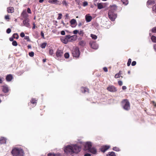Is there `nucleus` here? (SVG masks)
Instances as JSON below:
<instances>
[{
    "label": "nucleus",
    "mask_w": 156,
    "mask_h": 156,
    "mask_svg": "<svg viewBox=\"0 0 156 156\" xmlns=\"http://www.w3.org/2000/svg\"><path fill=\"white\" fill-rule=\"evenodd\" d=\"M81 150V147L76 144H70L64 147L65 153L70 154L78 153Z\"/></svg>",
    "instance_id": "nucleus-1"
},
{
    "label": "nucleus",
    "mask_w": 156,
    "mask_h": 156,
    "mask_svg": "<svg viewBox=\"0 0 156 156\" xmlns=\"http://www.w3.org/2000/svg\"><path fill=\"white\" fill-rule=\"evenodd\" d=\"M117 9V6L115 5L111 6L108 12V15L110 19L112 21H114L117 17V15L114 13Z\"/></svg>",
    "instance_id": "nucleus-2"
},
{
    "label": "nucleus",
    "mask_w": 156,
    "mask_h": 156,
    "mask_svg": "<svg viewBox=\"0 0 156 156\" xmlns=\"http://www.w3.org/2000/svg\"><path fill=\"white\" fill-rule=\"evenodd\" d=\"M11 153L13 156H23L24 152L21 148L15 147L12 149Z\"/></svg>",
    "instance_id": "nucleus-3"
},
{
    "label": "nucleus",
    "mask_w": 156,
    "mask_h": 156,
    "mask_svg": "<svg viewBox=\"0 0 156 156\" xmlns=\"http://www.w3.org/2000/svg\"><path fill=\"white\" fill-rule=\"evenodd\" d=\"M122 105L125 110L127 111L130 109V103L127 99H124L122 101Z\"/></svg>",
    "instance_id": "nucleus-4"
},
{
    "label": "nucleus",
    "mask_w": 156,
    "mask_h": 156,
    "mask_svg": "<svg viewBox=\"0 0 156 156\" xmlns=\"http://www.w3.org/2000/svg\"><path fill=\"white\" fill-rule=\"evenodd\" d=\"M72 54L73 57L78 58L79 57L80 54V51L79 49L77 47L74 48L72 51Z\"/></svg>",
    "instance_id": "nucleus-5"
},
{
    "label": "nucleus",
    "mask_w": 156,
    "mask_h": 156,
    "mask_svg": "<svg viewBox=\"0 0 156 156\" xmlns=\"http://www.w3.org/2000/svg\"><path fill=\"white\" fill-rule=\"evenodd\" d=\"M63 54V51L61 50H57L56 53V58L58 60H60L62 57Z\"/></svg>",
    "instance_id": "nucleus-6"
},
{
    "label": "nucleus",
    "mask_w": 156,
    "mask_h": 156,
    "mask_svg": "<svg viewBox=\"0 0 156 156\" xmlns=\"http://www.w3.org/2000/svg\"><path fill=\"white\" fill-rule=\"evenodd\" d=\"M66 37L68 39V42H73L76 40L77 36L76 35L70 36L69 35H66Z\"/></svg>",
    "instance_id": "nucleus-7"
},
{
    "label": "nucleus",
    "mask_w": 156,
    "mask_h": 156,
    "mask_svg": "<svg viewBox=\"0 0 156 156\" xmlns=\"http://www.w3.org/2000/svg\"><path fill=\"white\" fill-rule=\"evenodd\" d=\"M30 20L29 19H24L23 21V25L21 26H24L28 28H30L31 26L30 23Z\"/></svg>",
    "instance_id": "nucleus-8"
},
{
    "label": "nucleus",
    "mask_w": 156,
    "mask_h": 156,
    "mask_svg": "<svg viewBox=\"0 0 156 156\" xmlns=\"http://www.w3.org/2000/svg\"><path fill=\"white\" fill-rule=\"evenodd\" d=\"M92 144L90 142H86L84 145V150H89L91 147Z\"/></svg>",
    "instance_id": "nucleus-9"
},
{
    "label": "nucleus",
    "mask_w": 156,
    "mask_h": 156,
    "mask_svg": "<svg viewBox=\"0 0 156 156\" xmlns=\"http://www.w3.org/2000/svg\"><path fill=\"white\" fill-rule=\"evenodd\" d=\"M92 48L95 49H97L98 47V45L95 42H91L90 43Z\"/></svg>",
    "instance_id": "nucleus-10"
},
{
    "label": "nucleus",
    "mask_w": 156,
    "mask_h": 156,
    "mask_svg": "<svg viewBox=\"0 0 156 156\" xmlns=\"http://www.w3.org/2000/svg\"><path fill=\"white\" fill-rule=\"evenodd\" d=\"M107 89L108 90L111 92H115L117 91L116 88L112 86H109Z\"/></svg>",
    "instance_id": "nucleus-11"
},
{
    "label": "nucleus",
    "mask_w": 156,
    "mask_h": 156,
    "mask_svg": "<svg viewBox=\"0 0 156 156\" xmlns=\"http://www.w3.org/2000/svg\"><path fill=\"white\" fill-rule=\"evenodd\" d=\"M21 16L24 19H29L28 18V15L27 14L26 10L23 11L21 14Z\"/></svg>",
    "instance_id": "nucleus-12"
},
{
    "label": "nucleus",
    "mask_w": 156,
    "mask_h": 156,
    "mask_svg": "<svg viewBox=\"0 0 156 156\" xmlns=\"http://www.w3.org/2000/svg\"><path fill=\"white\" fill-rule=\"evenodd\" d=\"M110 147V146L108 145H105L103 146L101 148V151L104 152L106 151Z\"/></svg>",
    "instance_id": "nucleus-13"
},
{
    "label": "nucleus",
    "mask_w": 156,
    "mask_h": 156,
    "mask_svg": "<svg viewBox=\"0 0 156 156\" xmlns=\"http://www.w3.org/2000/svg\"><path fill=\"white\" fill-rule=\"evenodd\" d=\"M61 41L64 43L66 44L68 42V39L66 37V35L61 38Z\"/></svg>",
    "instance_id": "nucleus-14"
},
{
    "label": "nucleus",
    "mask_w": 156,
    "mask_h": 156,
    "mask_svg": "<svg viewBox=\"0 0 156 156\" xmlns=\"http://www.w3.org/2000/svg\"><path fill=\"white\" fill-rule=\"evenodd\" d=\"M155 1L152 0H148L147 2V5L149 7V5H153L155 4Z\"/></svg>",
    "instance_id": "nucleus-15"
},
{
    "label": "nucleus",
    "mask_w": 156,
    "mask_h": 156,
    "mask_svg": "<svg viewBox=\"0 0 156 156\" xmlns=\"http://www.w3.org/2000/svg\"><path fill=\"white\" fill-rule=\"evenodd\" d=\"M88 151L89 152L93 154H96L97 150L94 147H91Z\"/></svg>",
    "instance_id": "nucleus-16"
},
{
    "label": "nucleus",
    "mask_w": 156,
    "mask_h": 156,
    "mask_svg": "<svg viewBox=\"0 0 156 156\" xmlns=\"http://www.w3.org/2000/svg\"><path fill=\"white\" fill-rule=\"evenodd\" d=\"M2 91L5 93L8 92L9 89L7 86H4L2 87Z\"/></svg>",
    "instance_id": "nucleus-17"
},
{
    "label": "nucleus",
    "mask_w": 156,
    "mask_h": 156,
    "mask_svg": "<svg viewBox=\"0 0 156 156\" xmlns=\"http://www.w3.org/2000/svg\"><path fill=\"white\" fill-rule=\"evenodd\" d=\"M12 75L11 74H9L6 76V80L7 81H10L12 80Z\"/></svg>",
    "instance_id": "nucleus-18"
},
{
    "label": "nucleus",
    "mask_w": 156,
    "mask_h": 156,
    "mask_svg": "<svg viewBox=\"0 0 156 156\" xmlns=\"http://www.w3.org/2000/svg\"><path fill=\"white\" fill-rule=\"evenodd\" d=\"M86 20L87 22H89L91 21L92 19L91 16H88L87 15H86L85 16Z\"/></svg>",
    "instance_id": "nucleus-19"
},
{
    "label": "nucleus",
    "mask_w": 156,
    "mask_h": 156,
    "mask_svg": "<svg viewBox=\"0 0 156 156\" xmlns=\"http://www.w3.org/2000/svg\"><path fill=\"white\" fill-rule=\"evenodd\" d=\"M6 139L4 137H2L0 140V143L1 144H5L6 143Z\"/></svg>",
    "instance_id": "nucleus-20"
},
{
    "label": "nucleus",
    "mask_w": 156,
    "mask_h": 156,
    "mask_svg": "<svg viewBox=\"0 0 156 156\" xmlns=\"http://www.w3.org/2000/svg\"><path fill=\"white\" fill-rule=\"evenodd\" d=\"M7 11L9 13H12L14 12V8L12 7H9L7 8Z\"/></svg>",
    "instance_id": "nucleus-21"
},
{
    "label": "nucleus",
    "mask_w": 156,
    "mask_h": 156,
    "mask_svg": "<svg viewBox=\"0 0 156 156\" xmlns=\"http://www.w3.org/2000/svg\"><path fill=\"white\" fill-rule=\"evenodd\" d=\"M98 9H101L104 8V6L101 3H98L97 5Z\"/></svg>",
    "instance_id": "nucleus-22"
},
{
    "label": "nucleus",
    "mask_w": 156,
    "mask_h": 156,
    "mask_svg": "<svg viewBox=\"0 0 156 156\" xmlns=\"http://www.w3.org/2000/svg\"><path fill=\"white\" fill-rule=\"evenodd\" d=\"M81 91L83 93H85L88 91V89L86 87H82L81 89Z\"/></svg>",
    "instance_id": "nucleus-23"
},
{
    "label": "nucleus",
    "mask_w": 156,
    "mask_h": 156,
    "mask_svg": "<svg viewBox=\"0 0 156 156\" xmlns=\"http://www.w3.org/2000/svg\"><path fill=\"white\" fill-rule=\"evenodd\" d=\"M107 156H116L115 153L113 152H109L107 155Z\"/></svg>",
    "instance_id": "nucleus-24"
},
{
    "label": "nucleus",
    "mask_w": 156,
    "mask_h": 156,
    "mask_svg": "<svg viewBox=\"0 0 156 156\" xmlns=\"http://www.w3.org/2000/svg\"><path fill=\"white\" fill-rule=\"evenodd\" d=\"M70 22L71 25H73L76 23V20L74 19H72Z\"/></svg>",
    "instance_id": "nucleus-25"
},
{
    "label": "nucleus",
    "mask_w": 156,
    "mask_h": 156,
    "mask_svg": "<svg viewBox=\"0 0 156 156\" xmlns=\"http://www.w3.org/2000/svg\"><path fill=\"white\" fill-rule=\"evenodd\" d=\"M48 156H61L60 154H55L53 153H49L48 155Z\"/></svg>",
    "instance_id": "nucleus-26"
},
{
    "label": "nucleus",
    "mask_w": 156,
    "mask_h": 156,
    "mask_svg": "<svg viewBox=\"0 0 156 156\" xmlns=\"http://www.w3.org/2000/svg\"><path fill=\"white\" fill-rule=\"evenodd\" d=\"M12 37L14 38L17 39L19 38V36L17 33H15L12 35Z\"/></svg>",
    "instance_id": "nucleus-27"
},
{
    "label": "nucleus",
    "mask_w": 156,
    "mask_h": 156,
    "mask_svg": "<svg viewBox=\"0 0 156 156\" xmlns=\"http://www.w3.org/2000/svg\"><path fill=\"white\" fill-rule=\"evenodd\" d=\"M30 102L32 104L36 105L37 103V100H35V99H33L30 101Z\"/></svg>",
    "instance_id": "nucleus-28"
},
{
    "label": "nucleus",
    "mask_w": 156,
    "mask_h": 156,
    "mask_svg": "<svg viewBox=\"0 0 156 156\" xmlns=\"http://www.w3.org/2000/svg\"><path fill=\"white\" fill-rule=\"evenodd\" d=\"M151 39L153 42L154 43H156V37L153 36L151 37Z\"/></svg>",
    "instance_id": "nucleus-29"
},
{
    "label": "nucleus",
    "mask_w": 156,
    "mask_h": 156,
    "mask_svg": "<svg viewBox=\"0 0 156 156\" xmlns=\"http://www.w3.org/2000/svg\"><path fill=\"white\" fill-rule=\"evenodd\" d=\"M122 1L125 5H127L128 4V0H122Z\"/></svg>",
    "instance_id": "nucleus-30"
},
{
    "label": "nucleus",
    "mask_w": 156,
    "mask_h": 156,
    "mask_svg": "<svg viewBox=\"0 0 156 156\" xmlns=\"http://www.w3.org/2000/svg\"><path fill=\"white\" fill-rule=\"evenodd\" d=\"M53 4H61V2L59 3V2L58 0H53Z\"/></svg>",
    "instance_id": "nucleus-31"
},
{
    "label": "nucleus",
    "mask_w": 156,
    "mask_h": 156,
    "mask_svg": "<svg viewBox=\"0 0 156 156\" xmlns=\"http://www.w3.org/2000/svg\"><path fill=\"white\" fill-rule=\"evenodd\" d=\"M90 36L93 39H94V40L97 39V37L96 35L92 34H91Z\"/></svg>",
    "instance_id": "nucleus-32"
},
{
    "label": "nucleus",
    "mask_w": 156,
    "mask_h": 156,
    "mask_svg": "<svg viewBox=\"0 0 156 156\" xmlns=\"http://www.w3.org/2000/svg\"><path fill=\"white\" fill-rule=\"evenodd\" d=\"M47 45V43H44L42 44L41 45V47L42 48H44Z\"/></svg>",
    "instance_id": "nucleus-33"
},
{
    "label": "nucleus",
    "mask_w": 156,
    "mask_h": 156,
    "mask_svg": "<svg viewBox=\"0 0 156 156\" xmlns=\"http://www.w3.org/2000/svg\"><path fill=\"white\" fill-rule=\"evenodd\" d=\"M79 44L82 46H84L85 45V42L83 41H81L79 43Z\"/></svg>",
    "instance_id": "nucleus-34"
},
{
    "label": "nucleus",
    "mask_w": 156,
    "mask_h": 156,
    "mask_svg": "<svg viewBox=\"0 0 156 156\" xmlns=\"http://www.w3.org/2000/svg\"><path fill=\"white\" fill-rule=\"evenodd\" d=\"M12 44L13 46H16L17 45V43L16 41H12Z\"/></svg>",
    "instance_id": "nucleus-35"
},
{
    "label": "nucleus",
    "mask_w": 156,
    "mask_h": 156,
    "mask_svg": "<svg viewBox=\"0 0 156 156\" xmlns=\"http://www.w3.org/2000/svg\"><path fill=\"white\" fill-rule=\"evenodd\" d=\"M113 150L115 151H120L119 149L116 147H113Z\"/></svg>",
    "instance_id": "nucleus-36"
},
{
    "label": "nucleus",
    "mask_w": 156,
    "mask_h": 156,
    "mask_svg": "<svg viewBox=\"0 0 156 156\" xmlns=\"http://www.w3.org/2000/svg\"><path fill=\"white\" fill-rule=\"evenodd\" d=\"M69 54L68 53H66L64 54V57L66 58H68L69 57Z\"/></svg>",
    "instance_id": "nucleus-37"
},
{
    "label": "nucleus",
    "mask_w": 156,
    "mask_h": 156,
    "mask_svg": "<svg viewBox=\"0 0 156 156\" xmlns=\"http://www.w3.org/2000/svg\"><path fill=\"white\" fill-rule=\"evenodd\" d=\"M62 4L63 5H65L66 6H67L68 5V4L67 2L65 1L64 0L62 2Z\"/></svg>",
    "instance_id": "nucleus-38"
},
{
    "label": "nucleus",
    "mask_w": 156,
    "mask_h": 156,
    "mask_svg": "<svg viewBox=\"0 0 156 156\" xmlns=\"http://www.w3.org/2000/svg\"><path fill=\"white\" fill-rule=\"evenodd\" d=\"M131 62V59L130 58H129L127 63V65L128 66H129Z\"/></svg>",
    "instance_id": "nucleus-39"
},
{
    "label": "nucleus",
    "mask_w": 156,
    "mask_h": 156,
    "mask_svg": "<svg viewBox=\"0 0 156 156\" xmlns=\"http://www.w3.org/2000/svg\"><path fill=\"white\" fill-rule=\"evenodd\" d=\"M29 55L31 57H33L34 55V53L33 52L31 51L29 53Z\"/></svg>",
    "instance_id": "nucleus-40"
},
{
    "label": "nucleus",
    "mask_w": 156,
    "mask_h": 156,
    "mask_svg": "<svg viewBox=\"0 0 156 156\" xmlns=\"http://www.w3.org/2000/svg\"><path fill=\"white\" fill-rule=\"evenodd\" d=\"M152 11L156 13V6L155 5L153 7Z\"/></svg>",
    "instance_id": "nucleus-41"
},
{
    "label": "nucleus",
    "mask_w": 156,
    "mask_h": 156,
    "mask_svg": "<svg viewBox=\"0 0 156 156\" xmlns=\"http://www.w3.org/2000/svg\"><path fill=\"white\" fill-rule=\"evenodd\" d=\"M49 54L52 55L54 53H53V50L52 49H50L49 50Z\"/></svg>",
    "instance_id": "nucleus-42"
},
{
    "label": "nucleus",
    "mask_w": 156,
    "mask_h": 156,
    "mask_svg": "<svg viewBox=\"0 0 156 156\" xmlns=\"http://www.w3.org/2000/svg\"><path fill=\"white\" fill-rule=\"evenodd\" d=\"M58 16L57 18V20H59L61 19L62 18V15L61 13H59L58 14Z\"/></svg>",
    "instance_id": "nucleus-43"
},
{
    "label": "nucleus",
    "mask_w": 156,
    "mask_h": 156,
    "mask_svg": "<svg viewBox=\"0 0 156 156\" xmlns=\"http://www.w3.org/2000/svg\"><path fill=\"white\" fill-rule=\"evenodd\" d=\"M120 75L119 73H117L115 75V78L120 77Z\"/></svg>",
    "instance_id": "nucleus-44"
},
{
    "label": "nucleus",
    "mask_w": 156,
    "mask_h": 156,
    "mask_svg": "<svg viewBox=\"0 0 156 156\" xmlns=\"http://www.w3.org/2000/svg\"><path fill=\"white\" fill-rule=\"evenodd\" d=\"M88 5V2L87 1H84L83 3V6L84 7H85Z\"/></svg>",
    "instance_id": "nucleus-45"
},
{
    "label": "nucleus",
    "mask_w": 156,
    "mask_h": 156,
    "mask_svg": "<svg viewBox=\"0 0 156 156\" xmlns=\"http://www.w3.org/2000/svg\"><path fill=\"white\" fill-rule=\"evenodd\" d=\"M24 39L27 40V41H30L29 37L28 36H25L24 37Z\"/></svg>",
    "instance_id": "nucleus-46"
},
{
    "label": "nucleus",
    "mask_w": 156,
    "mask_h": 156,
    "mask_svg": "<svg viewBox=\"0 0 156 156\" xmlns=\"http://www.w3.org/2000/svg\"><path fill=\"white\" fill-rule=\"evenodd\" d=\"M152 31L154 33H156V27H154L152 29Z\"/></svg>",
    "instance_id": "nucleus-47"
},
{
    "label": "nucleus",
    "mask_w": 156,
    "mask_h": 156,
    "mask_svg": "<svg viewBox=\"0 0 156 156\" xmlns=\"http://www.w3.org/2000/svg\"><path fill=\"white\" fill-rule=\"evenodd\" d=\"M11 29L9 28L7 29L6 30V33L7 34H9L11 32Z\"/></svg>",
    "instance_id": "nucleus-48"
},
{
    "label": "nucleus",
    "mask_w": 156,
    "mask_h": 156,
    "mask_svg": "<svg viewBox=\"0 0 156 156\" xmlns=\"http://www.w3.org/2000/svg\"><path fill=\"white\" fill-rule=\"evenodd\" d=\"M78 33L79 34H80V35L83 36V31L82 30H81L80 31L78 32Z\"/></svg>",
    "instance_id": "nucleus-49"
},
{
    "label": "nucleus",
    "mask_w": 156,
    "mask_h": 156,
    "mask_svg": "<svg viewBox=\"0 0 156 156\" xmlns=\"http://www.w3.org/2000/svg\"><path fill=\"white\" fill-rule=\"evenodd\" d=\"M20 36L22 37H25L24 33L23 32L21 33L20 34Z\"/></svg>",
    "instance_id": "nucleus-50"
},
{
    "label": "nucleus",
    "mask_w": 156,
    "mask_h": 156,
    "mask_svg": "<svg viewBox=\"0 0 156 156\" xmlns=\"http://www.w3.org/2000/svg\"><path fill=\"white\" fill-rule=\"evenodd\" d=\"M27 12L28 13L31 14V12L30 8H28L27 9Z\"/></svg>",
    "instance_id": "nucleus-51"
},
{
    "label": "nucleus",
    "mask_w": 156,
    "mask_h": 156,
    "mask_svg": "<svg viewBox=\"0 0 156 156\" xmlns=\"http://www.w3.org/2000/svg\"><path fill=\"white\" fill-rule=\"evenodd\" d=\"M73 32L74 34H76L78 33V31L77 30H75L73 31Z\"/></svg>",
    "instance_id": "nucleus-52"
},
{
    "label": "nucleus",
    "mask_w": 156,
    "mask_h": 156,
    "mask_svg": "<svg viewBox=\"0 0 156 156\" xmlns=\"http://www.w3.org/2000/svg\"><path fill=\"white\" fill-rule=\"evenodd\" d=\"M136 64V62L135 61H133L132 62L131 65L133 66H135Z\"/></svg>",
    "instance_id": "nucleus-53"
},
{
    "label": "nucleus",
    "mask_w": 156,
    "mask_h": 156,
    "mask_svg": "<svg viewBox=\"0 0 156 156\" xmlns=\"http://www.w3.org/2000/svg\"><path fill=\"white\" fill-rule=\"evenodd\" d=\"M118 84L119 85L122 86V82L121 81H118Z\"/></svg>",
    "instance_id": "nucleus-54"
},
{
    "label": "nucleus",
    "mask_w": 156,
    "mask_h": 156,
    "mask_svg": "<svg viewBox=\"0 0 156 156\" xmlns=\"http://www.w3.org/2000/svg\"><path fill=\"white\" fill-rule=\"evenodd\" d=\"M103 69L104 70V71L105 72H108V69L107 67H104L103 68Z\"/></svg>",
    "instance_id": "nucleus-55"
},
{
    "label": "nucleus",
    "mask_w": 156,
    "mask_h": 156,
    "mask_svg": "<svg viewBox=\"0 0 156 156\" xmlns=\"http://www.w3.org/2000/svg\"><path fill=\"white\" fill-rule=\"evenodd\" d=\"M61 35H64L65 34V32L64 31L62 30V31H61Z\"/></svg>",
    "instance_id": "nucleus-56"
},
{
    "label": "nucleus",
    "mask_w": 156,
    "mask_h": 156,
    "mask_svg": "<svg viewBox=\"0 0 156 156\" xmlns=\"http://www.w3.org/2000/svg\"><path fill=\"white\" fill-rule=\"evenodd\" d=\"M5 19L6 20L9 19V16L8 15H6L5 16Z\"/></svg>",
    "instance_id": "nucleus-57"
},
{
    "label": "nucleus",
    "mask_w": 156,
    "mask_h": 156,
    "mask_svg": "<svg viewBox=\"0 0 156 156\" xmlns=\"http://www.w3.org/2000/svg\"><path fill=\"white\" fill-rule=\"evenodd\" d=\"M13 37H10L9 38V40L10 41H13Z\"/></svg>",
    "instance_id": "nucleus-58"
},
{
    "label": "nucleus",
    "mask_w": 156,
    "mask_h": 156,
    "mask_svg": "<svg viewBox=\"0 0 156 156\" xmlns=\"http://www.w3.org/2000/svg\"><path fill=\"white\" fill-rule=\"evenodd\" d=\"M84 156H91V154L89 153H87L84 154Z\"/></svg>",
    "instance_id": "nucleus-59"
},
{
    "label": "nucleus",
    "mask_w": 156,
    "mask_h": 156,
    "mask_svg": "<svg viewBox=\"0 0 156 156\" xmlns=\"http://www.w3.org/2000/svg\"><path fill=\"white\" fill-rule=\"evenodd\" d=\"M33 26L32 27L33 29H34L36 27L35 24L34 23H33Z\"/></svg>",
    "instance_id": "nucleus-60"
},
{
    "label": "nucleus",
    "mask_w": 156,
    "mask_h": 156,
    "mask_svg": "<svg viewBox=\"0 0 156 156\" xmlns=\"http://www.w3.org/2000/svg\"><path fill=\"white\" fill-rule=\"evenodd\" d=\"M49 3L51 4H53V0H49L48 1Z\"/></svg>",
    "instance_id": "nucleus-61"
},
{
    "label": "nucleus",
    "mask_w": 156,
    "mask_h": 156,
    "mask_svg": "<svg viewBox=\"0 0 156 156\" xmlns=\"http://www.w3.org/2000/svg\"><path fill=\"white\" fill-rule=\"evenodd\" d=\"M154 50L156 51V44L154 45Z\"/></svg>",
    "instance_id": "nucleus-62"
},
{
    "label": "nucleus",
    "mask_w": 156,
    "mask_h": 156,
    "mask_svg": "<svg viewBox=\"0 0 156 156\" xmlns=\"http://www.w3.org/2000/svg\"><path fill=\"white\" fill-rule=\"evenodd\" d=\"M152 103L153 104L155 107H156V103L154 101H152Z\"/></svg>",
    "instance_id": "nucleus-63"
},
{
    "label": "nucleus",
    "mask_w": 156,
    "mask_h": 156,
    "mask_svg": "<svg viewBox=\"0 0 156 156\" xmlns=\"http://www.w3.org/2000/svg\"><path fill=\"white\" fill-rule=\"evenodd\" d=\"M122 89L123 90H125L126 89V87L125 86H123L122 87Z\"/></svg>",
    "instance_id": "nucleus-64"
}]
</instances>
